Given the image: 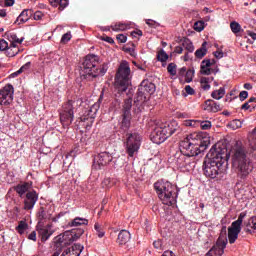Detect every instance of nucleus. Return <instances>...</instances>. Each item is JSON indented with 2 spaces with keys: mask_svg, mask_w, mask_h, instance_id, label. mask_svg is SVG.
Instances as JSON below:
<instances>
[{
  "mask_svg": "<svg viewBox=\"0 0 256 256\" xmlns=\"http://www.w3.org/2000/svg\"><path fill=\"white\" fill-rule=\"evenodd\" d=\"M155 84L150 82L149 80H144L141 82L138 92L136 101L138 103H145L147 101V95H153L155 93Z\"/></svg>",
  "mask_w": 256,
  "mask_h": 256,
  "instance_id": "obj_11",
  "label": "nucleus"
},
{
  "mask_svg": "<svg viewBox=\"0 0 256 256\" xmlns=\"http://www.w3.org/2000/svg\"><path fill=\"white\" fill-rule=\"evenodd\" d=\"M184 125L186 127H199V120H186Z\"/></svg>",
  "mask_w": 256,
  "mask_h": 256,
  "instance_id": "obj_44",
  "label": "nucleus"
},
{
  "mask_svg": "<svg viewBox=\"0 0 256 256\" xmlns=\"http://www.w3.org/2000/svg\"><path fill=\"white\" fill-rule=\"evenodd\" d=\"M100 63L98 55L88 54L84 58L82 63L81 79H86L87 81H93L99 77V72L97 71V66Z\"/></svg>",
  "mask_w": 256,
  "mask_h": 256,
  "instance_id": "obj_6",
  "label": "nucleus"
},
{
  "mask_svg": "<svg viewBox=\"0 0 256 256\" xmlns=\"http://www.w3.org/2000/svg\"><path fill=\"white\" fill-rule=\"evenodd\" d=\"M73 36L71 35V32L69 31V32H67V33H65L63 36H62V38H61V43H69V41H71V38H72Z\"/></svg>",
  "mask_w": 256,
  "mask_h": 256,
  "instance_id": "obj_46",
  "label": "nucleus"
},
{
  "mask_svg": "<svg viewBox=\"0 0 256 256\" xmlns=\"http://www.w3.org/2000/svg\"><path fill=\"white\" fill-rule=\"evenodd\" d=\"M248 35H249V37H251V39H253V41H256V33L255 32L248 31Z\"/></svg>",
  "mask_w": 256,
  "mask_h": 256,
  "instance_id": "obj_64",
  "label": "nucleus"
},
{
  "mask_svg": "<svg viewBox=\"0 0 256 256\" xmlns=\"http://www.w3.org/2000/svg\"><path fill=\"white\" fill-rule=\"evenodd\" d=\"M214 80L213 77H202L200 78V85L203 91H209L211 89L210 83Z\"/></svg>",
  "mask_w": 256,
  "mask_h": 256,
  "instance_id": "obj_27",
  "label": "nucleus"
},
{
  "mask_svg": "<svg viewBox=\"0 0 256 256\" xmlns=\"http://www.w3.org/2000/svg\"><path fill=\"white\" fill-rule=\"evenodd\" d=\"M11 38L13 40L12 43H14V45H21L25 39V38H17V35L15 34H13Z\"/></svg>",
  "mask_w": 256,
  "mask_h": 256,
  "instance_id": "obj_47",
  "label": "nucleus"
},
{
  "mask_svg": "<svg viewBox=\"0 0 256 256\" xmlns=\"http://www.w3.org/2000/svg\"><path fill=\"white\" fill-rule=\"evenodd\" d=\"M194 29L195 31H198L200 33V31H203L204 26H203V22H196L194 24Z\"/></svg>",
  "mask_w": 256,
  "mask_h": 256,
  "instance_id": "obj_50",
  "label": "nucleus"
},
{
  "mask_svg": "<svg viewBox=\"0 0 256 256\" xmlns=\"http://www.w3.org/2000/svg\"><path fill=\"white\" fill-rule=\"evenodd\" d=\"M75 107H73V101L69 100L64 105H62V109L60 110V122L63 127H69L71 123H73V119H75Z\"/></svg>",
  "mask_w": 256,
  "mask_h": 256,
  "instance_id": "obj_10",
  "label": "nucleus"
},
{
  "mask_svg": "<svg viewBox=\"0 0 256 256\" xmlns=\"http://www.w3.org/2000/svg\"><path fill=\"white\" fill-rule=\"evenodd\" d=\"M207 55V41H204L199 49L195 51L196 59H203Z\"/></svg>",
  "mask_w": 256,
  "mask_h": 256,
  "instance_id": "obj_26",
  "label": "nucleus"
},
{
  "mask_svg": "<svg viewBox=\"0 0 256 256\" xmlns=\"http://www.w3.org/2000/svg\"><path fill=\"white\" fill-rule=\"evenodd\" d=\"M176 165L180 169H185L186 171H193L195 169V156L183 154L181 152L175 155Z\"/></svg>",
  "mask_w": 256,
  "mask_h": 256,
  "instance_id": "obj_12",
  "label": "nucleus"
},
{
  "mask_svg": "<svg viewBox=\"0 0 256 256\" xmlns=\"http://www.w3.org/2000/svg\"><path fill=\"white\" fill-rule=\"evenodd\" d=\"M6 53L9 57H15L19 54V47L15 43H11L10 47L7 48Z\"/></svg>",
  "mask_w": 256,
  "mask_h": 256,
  "instance_id": "obj_34",
  "label": "nucleus"
},
{
  "mask_svg": "<svg viewBox=\"0 0 256 256\" xmlns=\"http://www.w3.org/2000/svg\"><path fill=\"white\" fill-rule=\"evenodd\" d=\"M85 247L81 244H74L69 248H66L61 256H80L83 253Z\"/></svg>",
  "mask_w": 256,
  "mask_h": 256,
  "instance_id": "obj_18",
  "label": "nucleus"
},
{
  "mask_svg": "<svg viewBox=\"0 0 256 256\" xmlns=\"http://www.w3.org/2000/svg\"><path fill=\"white\" fill-rule=\"evenodd\" d=\"M157 59H158V61H160L161 63H165V61H167V59H169V55H168L167 52H165L164 50H161V51L157 54Z\"/></svg>",
  "mask_w": 256,
  "mask_h": 256,
  "instance_id": "obj_41",
  "label": "nucleus"
},
{
  "mask_svg": "<svg viewBox=\"0 0 256 256\" xmlns=\"http://www.w3.org/2000/svg\"><path fill=\"white\" fill-rule=\"evenodd\" d=\"M79 237H81V235H77V234H71L70 237H67V235H58L55 239H56V243H60V245H69V243H73L75 241H77V239H79ZM70 241L69 243L68 242H65V241Z\"/></svg>",
  "mask_w": 256,
  "mask_h": 256,
  "instance_id": "obj_23",
  "label": "nucleus"
},
{
  "mask_svg": "<svg viewBox=\"0 0 256 256\" xmlns=\"http://www.w3.org/2000/svg\"><path fill=\"white\" fill-rule=\"evenodd\" d=\"M187 68L186 67H182V68H180L179 70H178V75L180 76V77H185V75H187Z\"/></svg>",
  "mask_w": 256,
  "mask_h": 256,
  "instance_id": "obj_58",
  "label": "nucleus"
},
{
  "mask_svg": "<svg viewBox=\"0 0 256 256\" xmlns=\"http://www.w3.org/2000/svg\"><path fill=\"white\" fill-rule=\"evenodd\" d=\"M111 161H113V155H111V153L100 152L94 156V167H98V169H101V167L109 165Z\"/></svg>",
  "mask_w": 256,
  "mask_h": 256,
  "instance_id": "obj_16",
  "label": "nucleus"
},
{
  "mask_svg": "<svg viewBox=\"0 0 256 256\" xmlns=\"http://www.w3.org/2000/svg\"><path fill=\"white\" fill-rule=\"evenodd\" d=\"M103 95L104 93L101 92L98 102L86 108L83 115L80 117L82 126L85 127V129H91V127H93V123H95V118L97 117V112L101 107V101H103Z\"/></svg>",
  "mask_w": 256,
  "mask_h": 256,
  "instance_id": "obj_8",
  "label": "nucleus"
},
{
  "mask_svg": "<svg viewBox=\"0 0 256 256\" xmlns=\"http://www.w3.org/2000/svg\"><path fill=\"white\" fill-rule=\"evenodd\" d=\"M211 97L217 101H219V99H223V97H225V88L220 87L218 90H214Z\"/></svg>",
  "mask_w": 256,
  "mask_h": 256,
  "instance_id": "obj_35",
  "label": "nucleus"
},
{
  "mask_svg": "<svg viewBox=\"0 0 256 256\" xmlns=\"http://www.w3.org/2000/svg\"><path fill=\"white\" fill-rule=\"evenodd\" d=\"M230 29L232 33H240L241 32V24L237 23L236 21L230 23Z\"/></svg>",
  "mask_w": 256,
  "mask_h": 256,
  "instance_id": "obj_40",
  "label": "nucleus"
},
{
  "mask_svg": "<svg viewBox=\"0 0 256 256\" xmlns=\"http://www.w3.org/2000/svg\"><path fill=\"white\" fill-rule=\"evenodd\" d=\"M247 97H249V92H247V91L240 92V94H239L240 101H245V99H247Z\"/></svg>",
  "mask_w": 256,
  "mask_h": 256,
  "instance_id": "obj_53",
  "label": "nucleus"
},
{
  "mask_svg": "<svg viewBox=\"0 0 256 256\" xmlns=\"http://www.w3.org/2000/svg\"><path fill=\"white\" fill-rule=\"evenodd\" d=\"M9 48V44L4 39L0 40V51H5Z\"/></svg>",
  "mask_w": 256,
  "mask_h": 256,
  "instance_id": "obj_49",
  "label": "nucleus"
},
{
  "mask_svg": "<svg viewBox=\"0 0 256 256\" xmlns=\"http://www.w3.org/2000/svg\"><path fill=\"white\" fill-rule=\"evenodd\" d=\"M28 239L30 241H37V232L36 231H32L29 235H28Z\"/></svg>",
  "mask_w": 256,
  "mask_h": 256,
  "instance_id": "obj_57",
  "label": "nucleus"
},
{
  "mask_svg": "<svg viewBox=\"0 0 256 256\" xmlns=\"http://www.w3.org/2000/svg\"><path fill=\"white\" fill-rule=\"evenodd\" d=\"M234 165L238 166L239 177L245 179L253 171V162L245 154L243 148H237L233 156Z\"/></svg>",
  "mask_w": 256,
  "mask_h": 256,
  "instance_id": "obj_7",
  "label": "nucleus"
},
{
  "mask_svg": "<svg viewBox=\"0 0 256 256\" xmlns=\"http://www.w3.org/2000/svg\"><path fill=\"white\" fill-rule=\"evenodd\" d=\"M155 249H163V241L161 240H156L153 243Z\"/></svg>",
  "mask_w": 256,
  "mask_h": 256,
  "instance_id": "obj_56",
  "label": "nucleus"
},
{
  "mask_svg": "<svg viewBox=\"0 0 256 256\" xmlns=\"http://www.w3.org/2000/svg\"><path fill=\"white\" fill-rule=\"evenodd\" d=\"M131 127V115H122L121 129L127 131Z\"/></svg>",
  "mask_w": 256,
  "mask_h": 256,
  "instance_id": "obj_32",
  "label": "nucleus"
},
{
  "mask_svg": "<svg viewBox=\"0 0 256 256\" xmlns=\"http://www.w3.org/2000/svg\"><path fill=\"white\" fill-rule=\"evenodd\" d=\"M37 201H39V194L37 193V191L31 190L27 192V194L24 196L23 209L25 211H31L35 207Z\"/></svg>",
  "mask_w": 256,
  "mask_h": 256,
  "instance_id": "obj_15",
  "label": "nucleus"
},
{
  "mask_svg": "<svg viewBox=\"0 0 256 256\" xmlns=\"http://www.w3.org/2000/svg\"><path fill=\"white\" fill-rule=\"evenodd\" d=\"M239 233H241V226H237L232 224L230 228H228V241L230 245H233L239 237Z\"/></svg>",
  "mask_w": 256,
  "mask_h": 256,
  "instance_id": "obj_19",
  "label": "nucleus"
},
{
  "mask_svg": "<svg viewBox=\"0 0 256 256\" xmlns=\"http://www.w3.org/2000/svg\"><path fill=\"white\" fill-rule=\"evenodd\" d=\"M41 19H43V12L41 11H36L34 13V20L35 21H41Z\"/></svg>",
  "mask_w": 256,
  "mask_h": 256,
  "instance_id": "obj_54",
  "label": "nucleus"
},
{
  "mask_svg": "<svg viewBox=\"0 0 256 256\" xmlns=\"http://www.w3.org/2000/svg\"><path fill=\"white\" fill-rule=\"evenodd\" d=\"M203 109L208 113H218V111H221V104L212 99H208L204 102Z\"/></svg>",
  "mask_w": 256,
  "mask_h": 256,
  "instance_id": "obj_20",
  "label": "nucleus"
},
{
  "mask_svg": "<svg viewBox=\"0 0 256 256\" xmlns=\"http://www.w3.org/2000/svg\"><path fill=\"white\" fill-rule=\"evenodd\" d=\"M185 92L187 95H195V90L189 85L185 86Z\"/></svg>",
  "mask_w": 256,
  "mask_h": 256,
  "instance_id": "obj_55",
  "label": "nucleus"
},
{
  "mask_svg": "<svg viewBox=\"0 0 256 256\" xmlns=\"http://www.w3.org/2000/svg\"><path fill=\"white\" fill-rule=\"evenodd\" d=\"M38 233L42 239V241H48V239L55 233L53 229V225L48 224L38 229Z\"/></svg>",
  "mask_w": 256,
  "mask_h": 256,
  "instance_id": "obj_21",
  "label": "nucleus"
},
{
  "mask_svg": "<svg viewBox=\"0 0 256 256\" xmlns=\"http://www.w3.org/2000/svg\"><path fill=\"white\" fill-rule=\"evenodd\" d=\"M109 69V65L107 63H104L100 68L99 65L97 66V71H98V77L101 75H105L107 73V70Z\"/></svg>",
  "mask_w": 256,
  "mask_h": 256,
  "instance_id": "obj_42",
  "label": "nucleus"
},
{
  "mask_svg": "<svg viewBox=\"0 0 256 256\" xmlns=\"http://www.w3.org/2000/svg\"><path fill=\"white\" fill-rule=\"evenodd\" d=\"M243 219H245V213H240L238 219L232 222V224L241 227V225H243Z\"/></svg>",
  "mask_w": 256,
  "mask_h": 256,
  "instance_id": "obj_45",
  "label": "nucleus"
},
{
  "mask_svg": "<svg viewBox=\"0 0 256 256\" xmlns=\"http://www.w3.org/2000/svg\"><path fill=\"white\" fill-rule=\"evenodd\" d=\"M32 187H33L32 182H23V183H20V184L14 186V191L17 193V195L21 199H23V197H25V195H27V193H29V191H31Z\"/></svg>",
  "mask_w": 256,
  "mask_h": 256,
  "instance_id": "obj_17",
  "label": "nucleus"
},
{
  "mask_svg": "<svg viewBox=\"0 0 256 256\" xmlns=\"http://www.w3.org/2000/svg\"><path fill=\"white\" fill-rule=\"evenodd\" d=\"M141 141H143V137L137 132L126 134L124 147L128 157H135V155L139 153V149H141Z\"/></svg>",
  "mask_w": 256,
  "mask_h": 256,
  "instance_id": "obj_9",
  "label": "nucleus"
},
{
  "mask_svg": "<svg viewBox=\"0 0 256 256\" xmlns=\"http://www.w3.org/2000/svg\"><path fill=\"white\" fill-rule=\"evenodd\" d=\"M131 85V68L129 62L124 61L120 64L114 81V93L116 97H121Z\"/></svg>",
  "mask_w": 256,
  "mask_h": 256,
  "instance_id": "obj_4",
  "label": "nucleus"
},
{
  "mask_svg": "<svg viewBox=\"0 0 256 256\" xmlns=\"http://www.w3.org/2000/svg\"><path fill=\"white\" fill-rule=\"evenodd\" d=\"M211 65H213V63H211L210 59H205L201 62V67H200V73L202 75H211Z\"/></svg>",
  "mask_w": 256,
  "mask_h": 256,
  "instance_id": "obj_25",
  "label": "nucleus"
},
{
  "mask_svg": "<svg viewBox=\"0 0 256 256\" xmlns=\"http://www.w3.org/2000/svg\"><path fill=\"white\" fill-rule=\"evenodd\" d=\"M161 256H177V255H175L174 252L171 250H166Z\"/></svg>",
  "mask_w": 256,
  "mask_h": 256,
  "instance_id": "obj_62",
  "label": "nucleus"
},
{
  "mask_svg": "<svg viewBox=\"0 0 256 256\" xmlns=\"http://www.w3.org/2000/svg\"><path fill=\"white\" fill-rule=\"evenodd\" d=\"M94 229H95L99 239H103V237H105V230H103V227L100 226L99 223H95Z\"/></svg>",
  "mask_w": 256,
  "mask_h": 256,
  "instance_id": "obj_37",
  "label": "nucleus"
},
{
  "mask_svg": "<svg viewBox=\"0 0 256 256\" xmlns=\"http://www.w3.org/2000/svg\"><path fill=\"white\" fill-rule=\"evenodd\" d=\"M232 126V129H241V121L234 120L230 124Z\"/></svg>",
  "mask_w": 256,
  "mask_h": 256,
  "instance_id": "obj_51",
  "label": "nucleus"
},
{
  "mask_svg": "<svg viewBox=\"0 0 256 256\" xmlns=\"http://www.w3.org/2000/svg\"><path fill=\"white\" fill-rule=\"evenodd\" d=\"M194 71L193 70H188L186 72V83H191V81H193V75H194Z\"/></svg>",
  "mask_w": 256,
  "mask_h": 256,
  "instance_id": "obj_48",
  "label": "nucleus"
},
{
  "mask_svg": "<svg viewBox=\"0 0 256 256\" xmlns=\"http://www.w3.org/2000/svg\"><path fill=\"white\" fill-rule=\"evenodd\" d=\"M116 39L119 41V43H127V37L125 34H118Z\"/></svg>",
  "mask_w": 256,
  "mask_h": 256,
  "instance_id": "obj_52",
  "label": "nucleus"
},
{
  "mask_svg": "<svg viewBox=\"0 0 256 256\" xmlns=\"http://www.w3.org/2000/svg\"><path fill=\"white\" fill-rule=\"evenodd\" d=\"M181 131L179 124L177 121L172 120L169 122H161L157 124L150 135V139L156 145H161V143H165L171 135L174 133H179Z\"/></svg>",
  "mask_w": 256,
  "mask_h": 256,
  "instance_id": "obj_3",
  "label": "nucleus"
},
{
  "mask_svg": "<svg viewBox=\"0 0 256 256\" xmlns=\"http://www.w3.org/2000/svg\"><path fill=\"white\" fill-rule=\"evenodd\" d=\"M182 47L188 51V53H193L195 51V46L193 45V42H191L189 39H185L182 42Z\"/></svg>",
  "mask_w": 256,
  "mask_h": 256,
  "instance_id": "obj_36",
  "label": "nucleus"
},
{
  "mask_svg": "<svg viewBox=\"0 0 256 256\" xmlns=\"http://www.w3.org/2000/svg\"><path fill=\"white\" fill-rule=\"evenodd\" d=\"M131 107H133V99L128 98L124 101L123 114L131 115Z\"/></svg>",
  "mask_w": 256,
  "mask_h": 256,
  "instance_id": "obj_33",
  "label": "nucleus"
},
{
  "mask_svg": "<svg viewBox=\"0 0 256 256\" xmlns=\"http://www.w3.org/2000/svg\"><path fill=\"white\" fill-rule=\"evenodd\" d=\"M213 55H214V57H216V59H223V57H224L223 51H215L213 53Z\"/></svg>",
  "mask_w": 256,
  "mask_h": 256,
  "instance_id": "obj_59",
  "label": "nucleus"
},
{
  "mask_svg": "<svg viewBox=\"0 0 256 256\" xmlns=\"http://www.w3.org/2000/svg\"><path fill=\"white\" fill-rule=\"evenodd\" d=\"M227 161H229L227 148L213 145L203 163L204 175L210 179L223 177L227 173Z\"/></svg>",
  "mask_w": 256,
  "mask_h": 256,
  "instance_id": "obj_1",
  "label": "nucleus"
},
{
  "mask_svg": "<svg viewBox=\"0 0 256 256\" xmlns=\"http://www.w3.org/2000/svg\"><path fill=\"white\" fill-rule=\"evenodd\" d=\"M199 127H201L203 131H208V129H211V121H199Z\"/></svg>",
  "mask_w": 256,
  "mask_h": 256,
  "instance_id": "obj_43",
  "label": "nucleus"
},
{
  "mask_svg": "<svg viewBox=\"0 0 256 256\" xmlns=\"http://www.w3.org/2000/svg\"><path fill=\"white\" fill-rule=\"evenodd\" d=\"M255 97H251L246 103H244L242 106H241V109L244 110V111H255V108H256V104H253L255 103Z\"/></svg>",
  "mask_w": 256,
  "mask_h": 256,
  "instance_id": "obj_28",
  "label": "nucleus"
},
{
  "mask_svg": "<svg viewBox=\"0 0 256 256\" xmlns=\"http://www.w3.org/2000/svg\"><path fill=\"white\" fill-rule=\"evenodd\" d=\"M52 5H60L62 9H65V7H68L69 0H50Z\"/></svg>",
  "mask_w": 256,
  "mask_h": 256,
  "instance_id": "obj_39",
  "label": "nucleus"
},
{
  "mask_svg": "<svg viewBox=\"0 0 256 256\" xmlns=\"http://www.w3.org/2000/svg\"><path fill=\"white\" fill-rule=\"evenodd\" d=\"M174 52H176L178 55H181V53H183V47L176 46Z\"/></svg>",
  "mask_w": 256,
  "mask_h": 256,
  "instance_id": "obj_63",
  "label": "nucleus"
},
{
  "mask_svg": "<svg viewBox=\"0 0 256 256\" xmlns=\"http://www.w3.org/2000/svg\"><path fill=\"white\" fill-rule=\"evenodd\" d=\"M38 219H40V221H43V219H45V210H43V208H41L38 213Z\"/></svg>",
  "mask_w": 256,
  "mask_h": 256,
  "instance_id": "obj_61",
  "label": "nucleus"
},
{
  "mask_svg": "<svg viewBox=\"0 0 256 256\" xmlns=\"http://www.w3.org/2000/svg\"><path fill=\"white\" fill-rule=\"evenodd\" d=\"M112 31H127V29H131V24H127V23H116L114 25L111 26Z\"/></svg>",
  "mask_w": 256,
  "mask_h": 256,
  "instance_id": "obj_30",
  "label": "nucleus"
},
{
  "mask_svg": "<svg viewBox=\"0 0 256 256\" xmlns=\"http://www.w3.org/2000/svg\"><path fill=\"white\" fill-rule=\"evenodd\" d=\"M15 88L13 85L7 84L0 90V105H11L13 103V95Z\"/></svg>",
  "mask_w": 256,
  "mask_h": 256,
  "instance_id": "obj_14",
  "label": "nucleus"
},
{
  "mask_svg": "<svg viewBox=\"0 0 256 256\" xmlns=\"http://www.w3.org/2000/svg\"><path fill=\"white\" fill-rule=\"evenodd\" d=\"M211 145V138L207 133L194 132L189 134L179 143L180 153L183 155H190L198 157Z\"/></svg>",
  "mask_w": 256,
  "mask_h": 256,
  "instance_id": "obj_2",
  "label": "nucleus"
},
{
  "mask_svg": "<svg viewBox=\"0 0 256 256\" xmlns=\"http://www.w3.org/2000/svg\"><path fill=\"white\" fill-rule=\"evenodd\" d=\"M154 189L163 205L171 206L177 203V192L171 182L159 180L154 184Z\"/></svg>",
  "mask_w": 256,
  "mask_h": 256,
  "instance_id": "obj_5",
  "label": "nucleus"
},
{
  "mask_svg": "<svg viewBox=\"0 0 256 256\" xmlns=\"http://www.w3.org/2000/svg\"><path fill=\"white\" fill-rule=\"evenodd\" d=\"M167 71L172 77H175L177 75V64L176 63H170L167 66Z\"/></svg>",
  "mask_w": 256,
  "mask_h": 256,
  "instance_id": "obj_38",
  "label": "nucleus"
},
{
  "mask_svg": "<svg viewBox=\"0 0 256 256\" xmlns=\"http://www.w3.org/2000/svg\"><path fill=\"white\" fill-rule=\"evenodd\" d=\"M29 69H31V62H27L26 64H24V65L20 68V71H29Z\"/></svg>",
  "mask_w": 256,
  "mask_h": 256,
  "instance_id": "obj_60",
  "label": "nucleus"
},
{
  "mask_svg": "<svg viewBox=\"0 0 256 256\" xmlns=\"http://www.w3.org/2000/svg\"><path fill=\"white\" fill-rule=\"evenodd\" d=\"M131 241V233L127 230H121L118 234L117 243L119 245H127Z\"/></svg>",
  "mask_w": 256,
  "mask_h": 256,
  "instance_id": "obj_24",
  "label": "nucleus"
},
{
  "mask_svg": "<svg viewBox=\"0 0 256 256\" xmlns=\"http://www.w3.org/2000/svg\"><path fill=\"white\" fill-rule=\"evenodd\" d=\"M70 227H80V225H89V220L86 218L76 217L70 223Z\"/></svg>",
  "mask_w": 256,
  "mask_h": 256,
  "instance_id": "obj_29",
  "label": "nucleus"
},
{
  "mask_svg": "<svg viewBox=\"0 0 256 256\" xmlns=\"http://www.w3.org/2000/svg\"><path fill=\"white\" fill-rule=\"evenodd\" d=\"M33 17V10L25 9L23 10L20 15L17 17L16 21L14 22L15 25H21L23 23H27Z\"/></svg>",
  "mask_w": 256,
  "mask_h": 256,
  "instance_id": "obj_22",
  "label": "nucleus"
},
{
  "mask_svg": "<svg viewBox=\"0 0 256 256\" xmlns=\"http://www.w3.org/2000/svg\"><path fill=\"white\" fill-rule=\"evenodd\" d=\"M227 247V238L220 235L214 246L207 252V256H223Z\"/></svg>",
  "mask_w": 256,
  "mask_h": 256,
  "instance_id": "obj_13",
  "label": "nucleus"
},
{
  "mask_svg": "<svg viewBox=\"0 0 256 256\" xmlns=\"http://www.w3.org/2000/svg\"><path fill=\"white\" fill-rule=\"evenodd\" d=\"M15 229H16L17 233H19V235H23L25 233V231H27L29 229V224H27V221L21 220Z\"/></svg>",
  "mask_w": 256,
  "mask_h": 256,
  "instance_id": "obj_31",
  "label": "nucleus"
}]
</instances>
